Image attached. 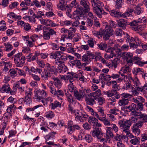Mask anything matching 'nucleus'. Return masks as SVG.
<instances>
[{
	"label": "nucleus",
	"instance_id": "41",
	"mask_svg": "<svg viewBox=\"0 0 147 147\" xmlns=\"http://www.w3.org/2000/svg\"><path fill=\"white\" fill-rule=\"evenodd\" d=\"M115 34L117 36H120L125 35V33L122 31L121 29H116L114 32Z\"/></svg>",
	"mask_w": 147,
	"mask_h": 147
},
{
	"label": "nucleus",
	"instance_id": "4",
	"mask_svg": "<svg viewBox=\"0 0 147 147\" xmlns=\"http://www.w3.org/2000/svg\"><path fill=\"white\" fill-rule=\"evenodd\" d=\"M21 53H19L14 55V61L16 67H22L25 62V58L24 56H22Z\"/></svg>",
	"mask_w": 147,
	"mask_h": 147
},
{
	"label": "nucleus",
	"instance_id": "59",
	"mask_svg": "<svg viewBox=\"0 0 147 147\" xmlns=\"http://www.w3.org/2000/svg\"><path fill=\"white\" fill-rule=\"evenodd\" d=\"M119 61V60L118 58L115 59L112 62V63L111 64V67H113L114 68H116L118 64V61Z\"/></svg>",
	"mask_w": 147,
	"mask_h": 147
},
{
	"label": "nucleus",
	"instance_id": "55",
	"mask_svg": "<svg viewBox=\"0 0 147 147\" xmlns=\"http://www.w3.org/2000/svg\"><path fill=\"white\" fill-rule=\"evenodd\" d=\"M18 68H16L15 69H11L9 71L10 74L11 76L14 77L16 76Z\"/></svg>",
	"mask_w": 147,
	"mask_h": 147
},
{
	"label": "nucleus",
	"instance_id": "40",
	"mask_svg": "<svg viewBox=\"0 0 147 147\" xmlns=\"http://www.w3.org/2000/svg\"><path fill=\"white\" fill-rule=\"evenodd\" d=\"M111 14V16L117 18L121 17V13L116 11H112Z\"/></svg>",
	"mask_w": 147,
	"mask_h": 147
},
{
	"label": "nucleus",
	"instance_id": "39",
	"mask_svg": "<svg viewBox=\"0 0 147 147\" xmlns=\"http://www.w3.org/2000/svg\"><path fill=\"white\" fill-rule=\"evenodd\" d=\"M25 94L26 95V96L25 98L24 99V102H26V104H28V103L30 102V98L31 97V94H32V93L30 92L29 93H28L27 92H26Z\"/></svg>",
	"mask_w": 147,
	"mask_h": 147
},
{
	"label": "nucleus",
	"instance_id": "61",
	"mask_svg": "<svg viewBox=\"0 0 147 147\" xmlns=\"http://www.w3.org/2000/svg\"><path fill=\"white\" fill-rule=\"evenodd\" d=\"M4 46L6 47V51H9L11 50L13 48V46L11 44H9V43L6 44H4Z\"/></svg>",
	"mask_w": 147,
	"mask_h": 147
},
{
	"label": "nucleus",
	"instance_id": "43",
	"mask_svg": "<svg viewBox=\"0 0 147 147\" xmlns=\"http://www.w3.org/2000/svg\"><path fill=\"white\" fill-rule=\"evenodd\" d=\"M117 45H115L113 48L110 47L108 48L107 50H106V51L107 53V54H112V55H115L114 52H113L114 50H115V47H117Z\"/></svg>",
	"mask_w": 147,
	"mask_h": 147
},
{
	"label": "nucleus",
	"instance_id": "56",
	"mask_svg": "<svg viewBox=\"0 0 147 147\" xmlns=\"http://www.w3.org/2000/svg\"><path fill=\"white\" fill-rule=\"evenodd\" d=\"M97 45L98 46V49L101 50H104L107 48V45L106 44L102 42L100 44H98Z\"/></svg>",
	"mask_w": 147,
	"mask_h": 147
},
{
	"label": "nucleus",
	"instance_id": "30",
	"mask_svg": "<svg viewBox=\"0 0 147 147\" xmlns=\"http://www.w3.org/2000/svg\"><path fill=\"white\" fill-rule=\"evenodd\" d=\"M132 72L135 75H137L139 73L141 74H143L144 73V70L143 69L137 68H134L132 70Z\"/></svg>",
	"mask_w": 147,
	"mask_h": 147
},
{
	"label": "nucleus",
	"instance_id": "17",
	"mask_svg": "<svg viewBox=\"0 0 147 147\" xmlns=\"http://www.w3.org/2000/svg\"><path fill=\"white\" fill-rule=\"evenodd\" d=\"M131 80H132L131 77H130L129 79L128 78L126 81H125V83L124 84V86L122 87L123 89L127 90L131 88Z\"/></svg>",
	"mask_w": 147,
	"mask_h": 147
},
{
	"label": "nucleus",
	"instance_id": "23",
	"mask_svg": "<svg viewBox=\"0 0 147 147\" xmlns=\"http://www.w3.org/2000/svg\"><path fill=\"white\" fill-rule=\"evenodd\" d=\"M11 90L9 85L7 84H4L1 88V92L3 93L5 92L7 93H9V91Z\"/></svg>",
	"mask_w": 147,
	"mask_h": 147
},
{
	"label": "nucleus",
	"instance_id": "12",
	"mask_svg": "<svg viewBox=\"0 0 147 147\" xmlns=\"http://www.w3.org/2000/svg\"><path fill=\"white\" fill-rule=\"evenodd\" d=\"M81 7L83 8V11L85 13L88 12L90 10V4L88 0L80 1Z\"/></svg>",
	"mask_w": 147,
	"mask_h": 147
},
{
	"label": "nucleus",
	"instance_id": "8",
	"mask_svg": "<svg viewBox=\"0 0 147 147\" xmlns=\"http://www.w3.org/2000/svg\"><path fill=\"white\" fill-rule=\"evenodd\" d=\"M43 31V38L45 40H49L51 36L53 34L56 35V32L53 29L50 28L45 29Z\"/></svg>",
	"mask_w": 147,
	"mask_h": 147
},
{
	"label": "nucleus",
	"instance_id": "9",
	"mask_svg": "<svg viewBox=\"0 0 147 147\" xmlns=\"http://www.w3.org/2000/svg\"><path fill=\"white\" fill-rule=\"evenodd\" d=\"M34 94V95L33 98L36 99L38 101H40L42 99H43V97L45 96L46 94V92L44 90L37 89L35 90Z\"/></svg>",
	"mask_w": 147,
	"mask_h": 147
},
{
	"label": "nucleus",
	"instance_id": "37",
	"mask_svg": "<svg viewBox=\"0 0 147 147\" xmlns=\"http://www.w3.org/2000/svg\"><path fill=\"white\" fill-rule=\"evenodd\" d=\"M146 28V26L144 25H137L136 28H133L134 30L140 32L144 29Z\"/></svg>",
	"mask_w": 147,
	"mask_h": 147
},
{
	"label": "nucleus",
	"instance_id": "3",
	"mask_svg": "<svg viewBox=\"0 0 147 147\" xmlns=\"http://www.w3.org/2000/svg\"><path fill=\"white\" fill-rule=\"evenodd\" d=\"M103 23L105 25V29L102 30L101 37L102 36L104 40H107L113 34V31L112 29L108 26L107 22H104Z\"/></svg>",
	"mask_w": 147,
	"mask_h": 147
},
{
	"label": "nucleus",
	"instance_id": "50",
	"mask_svg": "<svg viewBox=\"0 0 147 147\" xmlns=\"http://www.w3.org/2000/svg\"><path fill=\"white\" fill-rule=\"evenodd\" d=\"M134 57L132 58L128 59H126V61L127 62V64L125 65V66H128L129 67L131 66L134 63Z\"/></svg>",
	"mask_w": 147,
	"mask_h": 147
},
{
	"label": "nucleus",
	"instance_id": "64",
	"mask_svg": "<svg viewBox=\"0 0 147 147\" xmlns=\"http://www.w3.org/2000/svg\"><path fill=\"white\" fill-rule=\"evenodd\" d=\"M140 140L142 142H144L147 140V133H145L141 135Z\"/></svg>",
	"mask_w": 147,
	"mask_h": 147
},
{
	"label": "nucleus",
	"instance_id": "20",
	"mask_svg": "<svg viewBox=\"0 0 147 147\" xmlns=\"http://www.w3.org/2000/svg\"><path fill=\"white\" fill-rule=\"evenodd\" d=\"M127 23L126 20L123 19H121L118 21L117 24L119 27L125 29L126 28Z\"/></svg>",
	"mask_w": 147,
	"mask_h": 147
},
{
	"label": "nucleus",
	"instance_id": "33",
	"mask_svg": "<svg viewBox=\"0 0 147 147\" xmlns=\"http://www.w3.org/2000/svg\"><path fill=\"white\" fill-rule=\"evenodd\" d=\"M90 94L96 100L100 95L101 92L100 90L98 89L96 92Z\"/></svg>",
	"mask_w": 147,
	"mask_h": 147
},
{
	"label": "nucleus",
	"instance_id": "51",
	"mask_svg": "<svg viewBox=\"0 0 147 147\" xmlns=\"http://www.w3.org/2000/svg\"><path fill=\"white\" fill-rule=\"evenodd\" d=\"M40 20L42 24L47 26H50V23L51 22V20L49 19H42L41 20V19H40Z\"/></svg>",
	"mask_w": 147,
	"mask_h": 147
},
{
	"label": "nucleus",
	"instance_id": "15",
	"mask_svg": "<svg viewBox=\"0 0 147 147\" xmlns=\"http://www.w3.org/2000/svg\"><path fill=\"white\" fill-rule=\"evenodd\" d=\"M142 58L138 57H134V63L138 66L142 67L145 64H147V61H142Z\"/></svg>",
	"mask_w": 147,
	"mask_h": 147
},
{
	"label": "nucleus",
	"instance_id": "57",
	"mask_svg": "<svg viewBox=\"0 0 147 147\" xmlns=\"http://www.w3.org/2000/svg\"><path fill=\"white\" fill-rule=\"evenodd\" d=\"M76 10L74 12V14H76L83 11V8L81 7V5H79L78 7H76Z\"/></svg>",
	"mask_w": 147,
	"mask_h": 147
},
{
	"label": "nucleus",
	"instance_id": "19",
	"mask_svg": "<svg viewBox=\"0 0 147 147\" xmlns=\"http://www.w3.org/2000/svg\"><path fill=\"white\" fill-rule=\"evenodd\" d=\"M61 103L57 100L55 101L53 103H51L50 106L52 109H55L57 107L61 108Z\"/></svg>",
	"mask_w": 147,
	"mask_h": 147
},
{
	"label": "nucleus",
	"instance_id": "6",
	"mask_svg": "<svg viewBox=\"0 0 147 147\" xmlns=\"http://www.w3.org/2000/svg\"><path fill=\"white\" fill-rule=\"evenodd\" d=\"M118 124L121 129H123V132L128 130L131 126L130 122L128 120L125 119L119 120L118 121Z\"/></svg>",
	"mask_w": 147,
	"mask_h": 147
},
{
	"label": "nucleus",
	"instance_id": "24",
	"mask_svg": "<svg viewBox=\"0 0 147 147\" xmlns=\"http://www.w3.org/2000/svg\"><path fill=\"white\" fill-rule=\"evenodd\" d=\"M140 139L139 137L135 136L134 138L131 139L129 142L131 144L134 145L139 144L140 143Z\"/></svg>",
	"mask_w": 147,
	"mask_h": 147
},
{
	"label": "nucleus",
	"instance_id": "13",
	"mask_svg": "<svg viewBox=\"0 0 147 147\" xmlns=\"http://www.w3.org/2000/svg\"><path fill=\"white\" fill-rule=\"evenodd\" d=\"M67 55L66 56L61 55L59 57V59H57L55 60V64L58 65H64V61H65L67 59Z\"/></svg>",
	"mask_w": 147,
	"mask_h": 147
},
{
	"label": "nucleus",
	"instance_id": "53",
	"mask_svg": "<svg viewBox=\"0 0 147 147\" xmlns=\"http://www.w3.org/2000/svg\"><path fill=\"white\" fill-rule=\"evenodd\" d=\"M86 142L88 143L91 142L93 140V138L91 135L89 134H86L84 138Z\"/></svg>",
	"mask_w": 147,
	"mask_h": 147
},
{
	"label": "nucleus",
	"instance_id": "29",
	"mask_svg": "<svg viewBox=\"0 0 147 147\" xmlns=\"http://www.w3.org/2000/svg\"><path fill=\"white\" fill-rule=\"evenodd\" d=\"M134 86L136 88L138 91V88L141 87V84L140 82L139 79L137 78H135L133 80Z\"/></svg>",
	"mask_w": 147,
	"mask_h": 147
},
{
	"label": "nucleus",
	"instance_id": "5",
	"mask_svg": "<svg viewBox=\"0 0 147 147\" xmlns=\"http://www.w3.org/2000/svg\"><path fill=\"white\" fill-rule=\"evenodd\" d=\"M121 97L122 99L119 100V105L120 106H125L128 104L129 99L132 98V96L129 94L124 93L121 94Z\"/></svg>",
	"mask_w": 147,
	"mask_h": 147
},
{
	"label": "nucleus",
	"instance_id": "31",
	"mask_svg": "<svg viewBox=\"0 0 147 147\" xmlns=\"http://www.w3.org/2000/svg\"><path fill=\"white\" fill-rule=\"evenodd\" d=\"M134 12L136 15H138L144 12V9L142 8L139 7H135Z\"/></svg>",
	"mask_w": 147,
	"mask_h": 147
},
{
	"label": "nucleus",
	"instance_id": "62",
	"mask_svg": "<svg viewBox=\"0 0 147 147\" xmlns=\"http://www.w3.org/2000/svg\"><path fill=\"white\" fill-rule=\"evenodd\" d=\"M63 10H66L67 14H69V13L71 12L72 9V7L71 6L66 5Z\"/></svg>",
	"mask_w": 147,
	"mask_h": 147
},
{
	"label": "nucleus",
	"instance_id": "18",
	"mask_svg": "<svg viewBox=\"0 0 147 147\" xmlns=\"http://www.w3.org/2000/svg\"><path fill=\"white\" fill-rule=\"evenodd\" d=\"M65 95L67 101L70 104H73L74 102V97L71 94L67 91L65 93Z\"/></svg>",
	"mask_w": 147,
	"mask_h": 147
},
{
	"label": "nucleus",
	"instance_id": "54",
	"mask_svg": "<svg viewBox=\"0 0 147 147\" xmlns=\"http://www.w3.org/2000/svg\"><path fill=\"white\" fill-rule=\"evenodd\" d=\"M15 103V102H14L13 104L10 105L8 106V107L7 109V113H8L9 114H11V113L12 112V109L13 108H14L15 109H16V107L15 106L14 104Z\"/></svg>",
	"mask_w": 147,
	"mask_h": 147
},
{
	"label": "nucleus",
	"instance_id": "26",
	"mask_svg": "<svg viewBox=\"0 0 147 147\" xmlns=\"http://www.w3.org/2000/svg\"><path fill=\"white\" fill-rule=\"evenodd\" d=\"M56 134L55 132H51L46 135L45 137L46 140H53L55 139V135Z\"/></svg>",
	"mask_w": 147,
	"mask_h": 147
},
{
	"label": "nucleus",
	"instance_id": "60",
	"mask_svg": "<svg viewBox=\"0 0 147 147\" xmlns=\"http://www.w3.org/2000/svg\"><path fill=\"white\" fill-rule=\"evenodd\" d=\"M122 72L125 74L130 72L131 69L130 67L128 66H125V67L122 69Z\"/></svg>",
	"mask_w": 147,
	"mask_h": 147
},
{
	"label": "nucleus",
	"instance_id": "47",
	"mask_svg": "<svg viewBox=\"0 0 147 147\" xmlns=\"http://www.w3.org/2000/svg\"><path fill=\"white\" fill-rule=\"evenodd\" d=\"M138 91H140L144 94L147 93V84H145L143 87L138 88Z\"/></svg>",
	"mask_w": 147,
	"mask_h": 147
},
{
	"label": "nucleus",
	"instance_id": "32",
	"mask_svg": "<svg viewBox=\"0 0 147 147\" xmlns=\"http://www.w3.org/2000/svg\"><path fill=\"white\" fill-rule=\"evenodd\" d=\"M111 77V76L108 75H105L104 74H101L99 77V80H110Z\"/></svg>",
	"mask_w": 147,
	"mask_h": 147
},
{
	"label": "nucleus",
	"instance_id": "16",
	"mask_svg": "<svg viewBox=\"0 0 147 147\" xmlns=\"http://www.w3.org/2000/svg\"><path fill=\"white\" fill-rule=\"evenodd\" d=\"M55 68L54 67V66H53L51 67L50 64L47 63L46 64L44 70L45 71H47V72H49L50 74L51 73L52 74L55 71Z\"/></svg>",
	"mask_w": 147,
	"mask_h": 147
},
{
	"label": "nucleus",
	"instance_id": "14",
	"mask_svg": "<svg viewBox=\"0 0 147 147\" xmlns=\"http://www.w3.org/2000/svg\"><path fill=\"white\" fill-rule=\"evenodd\" d=\"M88 117V115L84 112H82L81 113V115H76L75 119L76 121H80L83 122L86 118Z\"/></svg>",
	"mask_w": 147,
	"mask_h": 147
},
{
	"label": "nucleus",
	"instance_id": "48",
	"mask_svg": "<svg viewBox=\"0 0 147 147\" xmlns=\"http://www.w3.org/2000/svg\"><path fill=\"white\" fill-rule=\"evenodd\" d=\"M122 55L124 56L125 58L126 59H131L133 57V54L130 52H124L122 54Z\"/></svg>",
	"mask_w": 147,
	"mask_h": 147
},
{
	"label": "nucleus",
	"instance_id": "21",
	"mask_svg": "<svg viewBox=\"0 0 147 147\" xmlns=\"http://www.w3.org/2000/svg\"><path fill=\"white\" fill-rule=\"evenodd\" d=\"M67 3L65 0H59V3L57 5L58 7L61 10L63 11L66 6Z\"/></svg>",
	"mask_w": 147,
	"mask_h": 147
},
{
	"label": "nucleus",
	"instance_id": "2",
	"mask_svg": "<svg viewBox=\"0 0 147 147\" xmlns=\"http://www.w3.org/2000/svg\"><path fill=\"white\" fill-rule=\"evenodd\" d=\"M94 12L99 18L102 17V15L104 14L102 7L104 6L102 2L98 0H91Z\"/></svg>",
	"mask_w": 147,
	"mask_h": 147
},
{
	"label": "nucleus",
	"instance_id": "25",
	"mask_svg": "<svg viewBox=\"0 0 147 147\" xmlns=\"http://www.w3.org/2000/svg\"><path fill=\"white\" fill-rule=\"evenodd\" d=\"M53 80V83L55 87L58 88H61L62 84L59 79L57 78H54Z\"/></svg>",
	"mask_w": 147,
	"mask_h": 147
},
{
	"label": "nucleus",
	"instance_id": "27",
	"mask_svg": "<svg viewBox=\"0 0 147 147\" xmlns=\"http://www.w3.org/2000/svg\"><path fill=\"white\" fill-rule=\"evenodd\" d=\"M61 52L60 51H57L55 52H53L50 53V56L51 58L56 59L59 58L61 56L60 53Z\"/></svg>",
	"mask_w": 147,
	"mask_h": 147
},
{
	"label": "nucleus",
	"instance_id": "58",
	"mask_svg": "<svg viewBox=\"0 0 147 147\" xmlns=\"http://www.w3.org/2000/svg\"><path fill=\"white\" fill-rule=\"evenodd\" d=\"M109 25L108 23L107 25L109 27L111 28L112 29V28H115L117 24L116 23L113 21L111 20H110L109 21Z\"/></svg>",
	"mask_w": 147,
	"mask_h": 147
},
{
	"label": "nucleus",
	"instance_id": "36",
	"mask_svg": "<svg viewBox=\"0 0 147 147\" xmlns=\"http://www.w3.org/2000/svg\"><path fill=\"white\" fill-rule=\"evenodd\" d=\"M124 36L126 42L127 43H129V44L132 42L134 40L133 38L130 36L127 33H125V34Z\"/></svg>",
	"mask_w": 147,
	"mask_h": 147
},
{
	"label": "nucleus",
	"instance_id": "22",
	"mask_svg": "<svg viewBox=\"0 0 147 147\" xmlns=\"http://www.w3.org/2000/svg\"><path fill=\"white\" fill-rule=\"evenodd\" d=\"M41 77L42 80H46L48 79L49 78L51 77L50 74L47 72V71H43L41 74Z\"/></svg>",
	"mask_w": 147,
	"mask_h": 147
},
{
	"label": "nucleus",
	"instance_id": "46",
	"mask_svg": "<svg viewBox=\"0 0 147 147\" xmlns=\"http://www.w3.org/2000/svg\"><path fill=\"white\" fill-rule=\"evenodd\" d=\"M75 73L73 72H68L67 75V79L70 80V82H71V80H74L75 78Z\"/></svg>",
	"mask_w": 147,
	"mask_h": 147
},
{
	"label": "nucleus",
	"instance_id": "11",
	"mask_svg": "<svg viewBox=\"0 0 147 147\" xmlns=\"http://www.w3.org/2000/svg\"><path fill=\"white\" fill-rule=\"evenodd\" d=\"M96 99L90 94L85 95V101L86 104L92 106L96 103Z\"/></svg>",
	"mask_w": 147,
	"mask_h": 147
},
{
	"label": "nucleus",
	"instance_id": "1",
	"mask_svg": "<svg viewBox=\"0 0 147 147\" xmlns=\"http://www.w3.org/2000/svg\"><path fill=\"white\" fill-rule=\"evenodd\" d=\"M88 122L91 125H92L93 129L91 132L92 136L94 138H96L100 142H103L105 140V134L103 133L100 127L101 124L98 122L97 119L95 117L90 116L88 119Z\"/></svg>",
	"mask_w": 147,
	"mask_h": 147
},
{
	"label": "nucleus",
	"instance_id": "34",
	"mask_svg": "<svg viewBox=\"0 0 147 147\" xmlns=\"http://www.w3.org/2000/svg\"><path fill=\"white\" fill-rule=\"evenodd\" d=\"M110 84L112 85V88L114 90H118L120 88L118 85L117 84V82L115 81H111L110 82Z\"/></svg>",
	"mask_w": 147,
	"mask_h": 147
},
{
	"label": "nucleus",
	"instance_id": "28",
	"mask_svg": "<svg viewBox=\"0 0 147 147\" xmlns=\"http://www.w3.org/2000/svg\"><path fill=\"white\" fill-rule=\"evenodd\" d=\"M58 71L60 73L63 74L67 71L68 69L67 67L64 65H58Z\"/></svg>",
	"mask_w": 147,
	"mask_h": 147
},
{
	"label": "nucleus",
	"instance_id": "63",
	"mask_svg": "<svg viewBox=\"0 0 147 147\" xmlns=\"http://www.w3.org/2000/svg\"><path fill=\"white\" fill-rule=\"evenodd\" d=\"M86 22L87 24V26L89 27H91L93 25V20L92 19L87 18L86 20Z\"/></svg>",
	"mask_w": 147,
	"mask_h": 147
},
{
	"label": "nucleus",
	"instance_id": "52",
	"mask_svg": "<svg viewBox=\"0 0 147 147\" xmlns=\"http://www.w3.org/2000/svg\"><path fill=\"white\" fill-rule=\"evenodd\" d=\"M46 116L48 119H51L55 116L54 113L52 111L47 112L45 113Z\"/></svg>",
	"mask_w": 147,
	"mask_h": 147
},
{
	"label": "nucleus",
	"instance_id": "35",
	"mask_svg": "<svg viewBox=\"0 0 147 147\" xmlns=\"http://www.w3.org/2000/svg\"><path fill=\"white\" fill-rule=\"evenodd\" d=\"M139 128L136 125H133L132 128L133 132L136 136H138L140 134V131Z\"/></svg>",
	"mask_w": 147,
	"mask_h": 147
},
{
	"label": "nucleus",
	"instance_id": "44",
	"mask_svg": "<svg viewBox=\"0 0 147 147\" xmlns=\"http://www.w3.org/2000/svg\"><path fill=\"white\" fill-rule=\"evenodd\" d=\"M139 119L141 121L144 123L147 122V115L145 114H142L140 115Z\"/></svg>",
	"mask_w": 147,
	"mask_h": 147
},
{
	"label": "nucleus",
	"instance_id": "49",
	"mask_svg": "<svg viewBox=\"0 0 147 147\" xmlns=\"http://www.w3.org/2000/svg\"><path fill=\"white\" fill-rule=\"evenodd\" d=\"M60 24L62 26H69L72 24V21L71 20H66L61 22Z\"/></svg>",
	"mask_w": 147,
	"mask_h": 147
},
{
	"label": "nucleus",
	"instance_id": "10",
	"mask_svg": "<svg viewBox=\"0 0 147 147\" xmlns=\"http://www.w3.org/2000/svg\"><path fill=\"white\" fill-rule=\"evenodd\" d=\"M68 88L70 92L74 93V96L76 99L79 100L81 99L82 98V95L79 94L76 88L73 85V84L72 82H71L68 85Z\"/></svg>",
	"mask_w": 147,
	"mask_h": 147
},
{
	"label": "nucleus",
	"instance_id": "7",
	"mask_svg": "<svg viewBox=\"0 0 147 147\" xmlns=\"http://www.w3.org/2000/svg\"><path fill=\"white\" fill-rule=\"evenodd\" d=\"M65 128H67V132L68 134H71L76 130H79L80 127L77 125H73V121H69L67 123V126L65 125Z\"/></svg>",
	"mask_w": 147,
	"mask_h": 147
},
{
	"label": "nucleus",
	"instance_id": "45",
	"mask_svg": "<svg viewBox=\"0 0 147 147\" xmlns=\"http://www.w3.org/2000/svg\"><path fill=\"white\" fill-rule=\"evenodd\" d=\"M83 61L86 63L87 64H89L91 62V61L86 54L84 55L82 58Z\"/></svg>",
	"mask_w": 147,
	"mask_h": 147
},
{
	"label": "nucleus",
	"instance_id": "42",
	"mask_svg": "<svg viewBox=\"0 0 147 147\" xmlns=\"http://www.w3.org/2000/svg\"><path fill=\"white\" fill-rule=\"evenodd\" d=\"M138 24L137 20H133L129 23L128 25L130 26V28L134 30V28H136L137 25Z\"/></svg>",
	"mask_w": 147,
	"mask_h": 147
},
{
	"label": "nucleus",
	"instance_id": "38",
	"mask_svg": "<svg viewBox=\"0 0 147 147\" xmlns=\"http://www.w3.org/2000/svg\"><path fill=\"white\" fill-rule=\"evenodd\" d=\"M112 128L111 127H108L106 131L107 138H113V135L111 131Z\"/></svg>",
	"mask_w": 147,
	"mask_h": 147
}]
</instances>
